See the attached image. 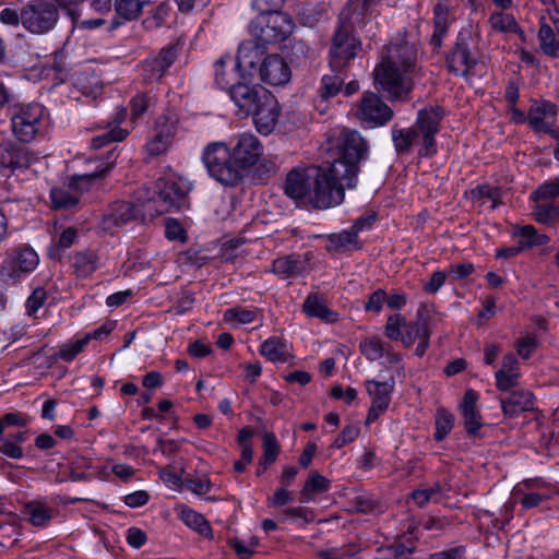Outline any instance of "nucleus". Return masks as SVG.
I'll use <instances>...</instances> for the list:
<instances>
[{
  "label": "nucleus",
  "mask_w": 559,
  "mask_h": 559,
  "mask_svg": "<svg viewBox=\"0 0 559 559\" xmlns=\"http://www.w3.org/2000/svg\"><path fill=\"white\" fill-rule=\"evenodd\" d=\"M344 71H331L321 79V85L318 90V97L321 102H328L343 91L345 78Z\"/></svg>",
  "instance_id": "c756f323"
},
{
  "label": "nucleus",
  "mask_w": 559,
  "mask_h": 559,
  "mask_svg": "<svg viewBox=\"0 0 559 559\" xmlns=\"http://www.w3.org/2000/svg\"><path fill=\"white\" fill-rule=\"evenodd\" d=\"M126 115V109L119 110L114 119L115 127H111L112 122H108L107 127L110 129L95 136L92 140V147L100 148L109 143L120 142L124 140L129 132L126 129L119 128L118 124H120L124 120Z\"/></svg>",
  "instance_id": "cd10ccee"
},
{
  "label": "nucleus",
  "mask_w": 559,
  "mask_h": 559,
  "mask_svg": "<svg viewBox=\"0 0 559 559\" xmlns=\"http://www.w3.org/2000/svg\"><path fill=\"white\" fill-rule=\"evenodd\" d=\"M178 116L173 110H166L154 122L146 151L151 156L164 154L173 144L178 132Z\"/></svg>",
  "instance_id": "9b49d317"
},
{
  "label": "nucleus",
  "mask_w": 559,
  "mask_h": 559,
  "mask_svg": "<svg viewBox=\"0 0 559 559\" xmlns=\"http://www.w3.org/2000/svg\"><path fill=\"white\" fill-rule=\"evenodd\" d=\"M359 427L357 425H347L342 430L341 435L334 440L333 447L341 449L347 443L353 442L359 435Z\"/></svg>",
  "instance_id": "bf43d9fd"
},
{
  "label": "nucleus",
  "mask_w": 559,
  "mask_h": 559,
  "mask_svg": "<svg viewBox=\"0 0 559 559\" xmlns=\"http://www.w3.org/2000/svg\"><path fill=\"white\" fill-rule=\"evenodd\" d=\"M169 10L170 8L168 2H160L152 12V14L143 21L144 27L146 29H155L160 27L164 24L166 16L169 13Z\"/></svg>",
  "instance_id": "864d4df0"
},
{
  "label": "nucleus",
  "mask_w": 559,
  "mask_h": 559,
  "mask_svg": "<svg viewBox=\"0 0 559 559\" xmlns=\"http://www.w3.org/2000/svg\"><path fill=\"white\" fill-rule=\"evenodd\" d=\"M45 108L38 103L20 106L12 115V131L21 141L28 143L39 132L44 123Z\"/></svg>",
  "instance_id": "9d476101"
},
{
  "label": "nucleus",
  "mask_w": 559,
  "mask_h": 559,
  "mask_svg": "<svg viewBox=\"0 0 559 559\" xmlns=\"http://www.w3.org/2000/svg\"><path fill=\"white\" fill-rule=\"evenodd\" d=\"M188 203V189L180 182L158 180L155 195L144 204L145 213L150 216L163 215L173 209L181 210Z\"/></svg>",
  "instance_id": "0eeeda50"
},
{
  "label": "nucleus",
  "mask_w": 559,
  "mask_h": 559,
  "mask_svg": "<svg viewBox=\"0 0 559 559\" xmlns=\"http://www.w3.org/2000/svg\"><path fill=\"white\" fill-rule=\"evenodd\" d=\"M454 425V417L445 409H439L436 417V432L435 439L442 441L448 433L452 430Z\"/></svg>",
  "instance_id": "de8ad7c7"
},
{
  "label": "nucleus",
  "mask_w": 559,
  "mask_h": 559,
  "mask_svg": "<svg viewBox=\"0 0 559 559\" xmlns=\"http://www.w3.org/2000/svg\"><path fill=\"white\" fill-rule=\"evenodd\" d=\"M308 262L298 254H289L275 259L271 272L282 280L299 276L307 271Z\"/></svg>",
  "instance_id": "b1692460"
},
{
  "label": "nucleus",
  "mask_w": 559,
  "mask_h": 559,
  "mask_svg": "<svg viewBox=\"0 0 559 559\" xmlns=\"http://www.w3.org/2000/svg\"><path fill=\"white\" fill-rule=\"evenodd\" d=\"M146 5H148L147 0H115L116 19H122L123 21L136 20Z\"/></svg>",
  "instance_id": "473e14b6"
},
{
  "label": "nucleus",
  "mask_w": 559,
  "mask_h": 559,
  "mask_svg": "<svg viewBox=\"0 0 559 559\" xmlns=\"http://www.w3.org/2000/svg\"><path fill=\"white\" fill-rule=\"evenodd\" d=\"M357 243V235L353 229L343 230L338 234H332L328 237L326 250L328 251H337L342 248H345L348 245Z\"/></svg>",
  "instance_id": "37998d69"
},
{
  "label": "nucleus",
  "mask_w": 559,
  "mask_h": 559,
  "mask_svg": "<svg viewBox=\"0 0 559 559\" xmlns=\"http://www.w3.org/2000/svg\"><path fill=\"white\" fill-rule=\"evenodd\" d=\"M47 298V294L44 288H36L32 295L27 298L25 308L29 316H33L44 305Z\"/></svg>",
  "instance_id": "13d9d810"
},
{
  "label": "nucleus",
  "mask_w": 559,
  "mask_h": 559,
  "mask_svg": "<svg viewBox=\"0 0 559 559\" xmlns=\"http://www.w3.org/2000/svg\"><path fill=\"white\" fill-rule=\"evenodd\" d=\"M180 518L186 525L202 535H207L211 532V526L204 516L191 509H183L181 511Z\"/></svg>",
  "instance_id": "a19ab883"
},
{
  "label": "nucleus",
  "mask_w": 559,
  "mask_h": 559,
  "mask_svg": "<svg viewBox=\"0 0 559 559\" xmlns=\"http://www.w3.org/2000/svg\"><path fill=\"white\" fill-rule=\"evenodd\" d=\"M292 499V493L283 486L269 498V507L280 508L290 502Z\"/></svg>",
  "instance_id": "338daca9"
},
{
  "label": "nucleus",
  "mask_w": 559,
  "mask_h": 559,
  "mask_svg": "<svg viewBox=\"0 0 559 559\" xmlns=\"http://www.w3.org/2000/svg\"><path fill=\"white\" fill-rule=\"evenodd\" d=\"M38 261V255L32 248L19 249L1 264L0 280L8 285L14 284L22 275L33 272Z\"/></svg>",
  "instance_id": "ddd939ff"
},
{
  "label": "nucleus",
  "mask_w": 559,
  "mask_h": 559,
  "mask_svg": "<svg viewBox=\"0 0 559 559\" xmlns=\"http://www.w3.org/2000/svg\"><path fill=\"white\" fill-rule=\"evenodd\" d=\"M534 400L533 393L527 390H513L508 396L499 399L503 415L510 418L533 411Z\"/></svg>",
  "instance_id": "aec40b11"
},
{
  "label": "nucleus",
  "mask_w": 559,
  "mask_h": 559,
  "mask_svg": "<svg viewBox=\"0 0 559 559\" xmlns=\"http://www.w3.org/2000/svg\"><path fill=\"white\" fill-rule=\"evenodd\" d=\"M263 146L251 133H241L228 143L213 142L205 146L202 160L209 175L225 187L242 182L250 169L260 160Z\"/></svg>",
  "instance_id": "f03ea898"
},
{
  "label": "nucleus",
  "mask_w": 559,
  "mask_h": 559,
  "mask_svg": "<svg viewBox=\"0 0 559 559\" xmlns=\"http://www.w3.org/2000/svg\"><path fill=\"white\" fill-rule=\"evenodd\" d=\"M259 73L262 82L273 86L286 84L292 74L290 68L278 55L265 57L260 64Z\"/></svg>",
  "instance_id": "a211bd4d"
},
{
  "label": "nucleus",
  "mask_w": 559,
  "mask_h": 559,
  "mask_svg": "<svg viewBox=\"0 0 559 559\" xmlns=\"http://www.w3.org/2000/svg\"><path fill=\"white\" fill-rule=\"evenodd\" d=\"M514 235L522 238L520 243L523 249L545 246L550 241L549 236L539 234L533 225L519 227Z\"/></svg>",
  "instance_id": "4c0bfd02"
},
{
  "label": "nucleus",
  "mask_w": 559,
  "mask_h": 559,
  "mask_svg": "<svg viewBox=\"0 0 559 559\" xmlns=\"http://www.w3.org/2000/svg\"><path fill=\"white\" fill-rule=\"evenodd\" d=\"M366 389L371 397V406L368 411L366 424L369 425L377 420L389 407L391 394L394 389V382L367 380Z\"/></svg>",
  "instance_id": "2eb2a0df"
},
{
  "label": "nucleus",
  "mask_w": 559,
  "mask_h": 559,
  "mask_svg": "<svg viewBox=\"0 0 559 559\" xmlns=\"http://www.w3.org/2000/svg\"><path fill=\"white\" fill-rule=\"evenodd\" d=\"M98 258L93 251L78 252L73 257L72 267L79 277H87L97 269Z\"/></svg>",
  "instance_id": "f704fd0d"
},
{
  "label": "nucleus",
  "mask_w": 559,
  "mask_h": 559,
  "mask_svg": "<svg viewBox=\"0 0 559 559\" xmlns=\"http://www.w3.org/2000/svg\"><path fill=\"white\" fill-rule=\"evenodd\" d=\"M114 155L115 153L111 151L107 157L109 162H107L104 167L94 173L84 174L74 178L73 182L68 188L51 189L50 199L52 207L56 210H70L78 204L80 197L78 190H83V188L91 185L92 181L104 177L116 163V157H114Z\"/></svg>",
  "instance_id": "6e6552de"
},
{
  "label": "nucleus",
  "mask_w": 559,
  "mask_h": 559,
  "mask_svg": "<svg viewBox=\"0 0 559 559\" xmlns=\"http://www.w3.org/2000/svg\"><path fill=\"white\" fill-rule=\"evenodd\" d=\"M290 16L280 11L260 14L251 23V34L260 45H273L287 39L294 31Z\"/></svg>",
  "instance_id": "39448f33"
},
{
  "label": "nucleus",
  "mask_w": 559,
  "mask_h": 559,
  "mask_svg": "<svg viewBox=\"0 0 559 559\" xmlns=\"http://www.w3.org/2000/svg\"><path fill=\"white\" fill-rule=\"evenodd\" d=\"M442 118L443 111L439 106H429L418 111L413 127L421 138L423 146L419 153L423 156H431L437 152L436 134L440 130Z\"/></svg>",
  "instance_id": "f8f14e48"
},
{
  "label": "nucleus",
  "mask_w": 559,
  "mask_h": 559,
  "mask_svg": "<svg viewBox=\"0 0 559 559\" xmlns=\"http://www.w3.org/2000/svg\"><path fill=\"white\" fill-rule=\"evenodd\" d=\"M146 534L138 528V527H131L128 530L127 533V542L128 544L133 548H141L146 543Z\"/></svg>",
  "instance_id": "774afa93"
},
{
  "label": "nucleus",
  "mask_w": 559,
  "mask_h": 559,
  "mask_svg": "<svg viewBox=\"0 0 559 559\" xmlns=\"http://www.w3.org/2000/svg\"><path fill=\"white\" fill-rule=\"evenodd\" d=\"M478 40L468 28L462 29L456 37L453 48L447 55L448 70L459 76H466L478 63Z\"/></svg>",
  "instance_id": "423d86ee"
},
{
  "label": "nucleus",
  "mask_w": 559,
  "mask_h": 559,
  "mask_svg": "<svg viewBox=\"0 0 559 559\" xmlns=\"http://www.w3.org/2000/svg\"><path fill=\"white\" fill-rule=\"evenodd\" d=\"M165 234L169 240H181L183 241L185 230L181 225L174 218H167L165 223Z\"/></svg>",
  "instance_id": "680f3d73"
},
{
  "label": "nucleus",
  "mask_w": 559,
  "mask_h": 559,
  "mask_svg": "<svg viewBox=\"0 0 559 559\" xmlns=\"http://www.w3.org/2000/svg\"><path fill=\"white\" fill-rule=\"evenodd\" d=\"M378 0H348L338 15L329 52L331 71H344L361 50L354 25L365 27Z\"/></svg>",
  "instance_id": "20e7f679"
},
{
  "label": "nucleus",
  "mask_w": 559,
  "mask_h": 559,
  "mask_svg": "<svg viewBox=\"0 0 559 559\" xmlns=\"http://www.w3.org/2000/svg\"><path fill=\"white\" fill-rule=\"evenodd\" d=\"M359 347L361 354L370 361L378 360L384 356L383 343L376 337L366 338L360 343Z\"/></svg>",
  "instance_id": "3c124183"
},
{
  "label": "nucleus",
  "mask_w": 559,
  "mask_h": 559,
  "mask_svg": "<svg viewBox=\"0 0 559 559\" xmlns=\"http://www.w3.org/2000/svg\"><path fill=\"white\" fill-rule=\"evenodd\" d=\"M22 25L32 34L43 35L55 28L59 20L58 8L45 0H33L22 8Z\"/></svg>",
  "instance_id": "1a4fd4ad"
},
{
  "label": "nucleus",
  "mask_w": 559,
  "mask_h": 559,
  "mask_svg": "<svg viewBox=\"0 0 559 559\" xmlns=\"http://www.w3.org/2000/svg\"><path fill=\"white\" fill-rule=\"evenodd\" d=\"M391 135L395 152L400 155L409 154L412 146L418 142L420 138L415 127L399 128L397 126H393Z\"/></svg>",
  "instance_id": "c85d7f7f"
},
{
  "label": "nucleus",
  "mask_w": 559,
  "mask_h": 559,
  "mask_svg": "<svg viewBox=\"0 0 559 559\" xmlns=\"http://www.w3.org/2000/svg\"><path fill=\"white\" fill-rule=\"evenodd\" d=\"M87 345V337L70 340L59 347L56 356L63 361H72Z\"/></svg>",
  "instance_id": "79ce46f5"
},
{
  "label": "nucleus",
  "mask_w": 559,
  "mask_h": 559,
  "mask_svg": "<svg viewBox=\"0 0 559 559\" xmlns=\"http://www.w3.org/2000/svg\"><path fill=\"white\" fill-rule=\"evenodd\" d=\"M495 378L497 389L507 392L518 385L520 373L519 371L504 372V370H498L495 373Z\"/></svg>",
  "instance_id": "5fc2aeb1"
},
{
  "label": "nucleus",
  "mask_w": 559,
  "mask_h": 559,
  "mask_svg": "<svg viewBox=\"0 0 559 559\" xmlns=\"http://www.w3.org/2000/svg\"><path fill=\"white\" fill-rule=\"evenodd\" d=\"M424 337H430V314L423 306L417 311L416 321L406 322L401 341L405 347H411L417 340L420 341Z\"/></svg>",
  "instance_id": "4be33fe9"
},
{
  "label": "nucleus",
  "mask_w": 559,
  "mask_h": 559,
  "mask_svg": "<svg viewBox=\"0 0 559 559\" xmlns=\"http://www.w3.org/2000/svg\"><path fill=\"white\" fill-rule=\"evenodd\" d=\"M447 273L442 271H436L430 276V280L425 284L424 290L429 294H436L444 284Z\"/></svg>",
  "instance_id": "0e129e2a"
},
{
  "label": "nucleus",
  "mask_w": 559,
  "mask_h": 559,
  "mask_svg": "<svg viewBox=\"0 0 559 559\" xmlns=\"http://www.w3.org/2000/svg\"><path fill=\"white\" fill-rule=\"evenodd\" d=\"M270 92L260 85L237 83L229 92L230 98L245 116H250Z\"/></svg>",
  "instance_id": "dca6fc26"
},
{
  "label": "nucleus",
  "mask_w": 559,
  "mask_h": 559,
  "mask_svg": "<svg viewBox=\"0 0 559 559\" xmlns=\"http://www.w3.org/2000/svg\"><path fill=\"white\" fill-rule=\"evenodd\" d=\"M386 299V293L383 289H378L372 293L369 297L368 302L365 306L367 311L380 312L383 304Z\"/></svg>",
  "instance_id": "e2e57ef3"
},
{
  "label": "nucleus",
  "mask_w": 559,
  "mask_h": 559,
  "mask_svg": "<svg viewBox=\"0 0 559 559\" xmlns=\"http://www.w3.org/2000/svg\"><path fill=\"white\" fill-rule=\"evenodd\" d=\"M478 394L474 390L464 393L461 403V412L464 418V427L469 435H476L483 426L480 413L476 408Z\"/></svg>",
  "instance_id": "a878e982"
},
{
  "label": "nucleus",
  "mask_w": 559,
  "mask_h": 559,
  "mask_svg": "<svg viewBox=\"0 0 559 559\" xmlns=\"http://www.w3.org/2000/svg\"><path fill=\"white\" fill-rule=\"evenodd\" d=\"M238 68L235 67V59L230 55L222 56L214 63V81L221 90H228L237 84Z\"/></svg>",
  "instance_id": "bb28decb"
},
{
  "label": "nucleus",
  "mask_w": 559,
  "mask_h": 559,
  "mask_svg": "<svg viewBox=\"0 0 559 559\" xmlns=\"http://www.w3.org/2000/svg\"><path fill=\"white\" fill-rule=\"evenodd\" d=\"M368 144L357 131L345 134L340 155L326 167L310 166L290 170L285 180V194L325 210L344 201L345 189L357 186L358 163L367 157Z\"/></svg>",
  "instance_id": "f257e3e1"
},
{
  "label": "nucleus",
  "mask_w": 559,
  "mask_h": 559,
  "mask_svg": "<svg viewBox=\"0 0 559 559\" xmlns=\"http://www.w3.org/2000/svg\"><path fill=\"white\" fill-rule=\"evenodd\" d=\"M537 38L539 47L546 56L559 58V40L556 38L554 29L549 24L542 23Z\"/></svg>",
  "instance_id": "e433bc0d"
},
{
  "label": "nucleus",
  "mask_w": 559,
  "mask_h": 559,
  "mask_svg": "<svg viewBox=\"0 0 559 559\" xmlns=\"http://www.w3.org/2000/svg\"><path fill=\"white\" fill-rule=\"evenodd\" d=\"M357 116L371 127L383 126L393 117V110L371 92L364 93Z\"/></svg>",
  "instance_id": "4468645a"
},
{
  "label": "nucleus",
  "mask_w": 559,
  "mask_h": 559,
  "mask_svg": "<svg viewBox=\"0 0 559 559\" xmlns=\"http://www.w3.org/2000/svg\"><path fill=\"white\" fill-rule=\"evenodd\" d=\"M257 130L263 134H270L280 116V105L273 94L269 93L258 108L251 112Z\"/></svg>",
  "instance_id": "f3484780"
},
{
  "label": "nucleus",
  "mask_w": 559,
  "mask_h": 559,
  "mask_svg": "<svg viewBox=\"0 0 559 559\" xmlns=\"http://www.w3.org/2000/svg\"><path fill=\"white\" fill-rule=\"evenodd\" d=\"M533 216L538 223L555 224L559 222V206L554 202L537 203L533 209Z\"/></svg>",
  "instance_id": "ea45409f"
},
{
  "label": "nucleus",
  "mask_w": 559,
  "mask_h": 559,
  "mask_svg": "<svg viewBox=\"0 0 559 559\" xmlns=\"http://www.w3.org/2000/svg\"><path fill=\"white\" fill-rule=\"evenodd\" d=\"M263 456L260 460V465L266 469L269 465L273 464L280 453L281 447L273 432H264L262 436Z\"/></svg>",
  "instance_id": "58836bf2"
},
{
  "label": "nucleus",
  "mask_w": 559,
  "mask_h": 559,
  "mask_svg": "<svg viewBox=\"0 0 559 559\" xmlns=\"http://www.w3.org/2000/svg\"><path fill=\"white\" fill-rule=\"evenodd\" d=\"M178 44H169L162 48L159 53L143 63L144 78L147 81H158L163 78L168 68L174 63L179 53Z\"/></svg>",
  "instance_id": "6ab92c4d"
},
{
  "label": "nucleus",
  "mask_w": 559,
  "mask_h": 559,
  "mask_svg": "<svg viewBox=\"0 0 559 559\" xmlns=\"http://www.w3.org/2000/svg\"><path fill=\"white\" fill-rule=\"evenodd\" d=\"M27 423L28 416L20 412L5 413L0 416L2 431H4L7 427H25Z\"/></svg>",
  "instance_id": "4d7b16f0"
},
{
  "label": "nucleus",
  "mask_w": 559,
  "mask_h": 559,
  "mask_svg": "<svg viewBox=\"0 0 559 559\" xmlns=\"http://www.w3.org/2000/svg\"><path fill=\"white\" fill-rule=\"evenodd\" d=\"M559 197V178H555L542 183L531 194V200L538 202L542 200H551Z\"/></svg>",
  "instance_id": "49530a36"
},
{
  "label": "nucleus",
  "mask_w": 559,
  "mask_h": 559,
  "mask_svg": "<svg viewBox=\"0 0 559 559\" xmlns=\"http://www.w3.org/2000/svg\"><path fill=\"white\" fill-rule=\"evenodd\" d=\"M307 316L319 318L325 322H335L337 313L329 309L316 294L309 295L302 306Z\"/></svg>",
  "instance_id": "7c9ffc66"
},
{
  "label": "nucleus",
  "mask_w": 559,
  "mask_h": 559,
  "mask_svg": "<svg viewBox=\"0 0 559 559\" xmlns=\"http://www.w3.org/2000/svg\"><path fill=\"white\" fill-rule=\"evenodd\" d=\"M32 158L27 150L13 148L9 152V158L3 159L2 164L12 169H23L31 165Z\"/></svg>",
  "instance_id": "09e8293b"
},
{
  "label": "nucleus",
  "mask_w": 559,
  "mask_h": 559,
  "mask_svg": "<svg viewBox=\"0 0 559 559\" xmlns=\"http://www.w3.org/2000/svg\"><path fill=\"white\" fill-rule=\"evenodd\" d=\"M558 107L549 100H534L527 111V123L535 132L548 131V118L556 119Z\"/></svg>",
  "instance_id": "412c9836"
},
{
  "label": "nucleus",
  "mask_w": 559,
  "mask_h": 559,
  "mask_svg": "<svg viewBox=\"0 0 559 559\" xmlns=\"http://www.w3.org/2000/svg\"><path fill=\"white\" fill-rule=\"evenodd\" d=\"M34 526L44 527L52 519V509L39 501H31L25 504L24 512Z\"/></svg>",
  "instance_id": "72a5a7b5"
},
{
  "label": "nucleus",
  "mask_w": 559,
  "mask_h": 559,
  "mask_svg": "<svg viewBox=\"0 0 559 559\" xmlns=\"http://www.w3.org/2000/svg\"><path fill=\"white\" fill-rule=\"evenodd\" d=\"M122 24L121 20L112 19L110 21H107L103 17H96V19H87L79 22V27L82 29H95L102 26H106L108 32H112L117 29Z\"/></svg>",
  "instance_id": "6e6d98bb"
},
{
  "label": "nucleus",
  "mask_w": 559,
  "mask_h": 559,
  "mask_svg": "<svg viewBox=\"0 0 559 559\" xmlns=\"http://www.w3.org/2000/svg\"><path fill=\"white\" fill-rule=\"evenodd\" d=\"M490 24L493 29L503 33H518V31H520L515 19L511 14L502 12L492 13Z\"/></svg>",
  "instance_id": "c03bdc74"
},
{
  "label": "nucleus",
  "mask_w": 559,
  "mask_h": 559,
  "mask_svg": "<svg viewBox=\"0 0 559 559\" xmlns=\"http://www.w3.org/2000/svg\"><path fill=\"white\" fill-rule=\"evenodd\" d=\"M154 105L155 99L153 96H150L147 94H138L130 102L132 119H140Z\"/></svg>",
  "instance_id": "8fccbe9b"
},
{
  "label": "nucleus",
  "mask_w": 559,
  "mask_h": 559,
  "mask_svg": "<svg viewBox=\"0 0 559 559\" xmlns=\"http://www.w3.org/2000/svg\"><path fill=\"white\" fill-rule=\"evenodd\" d=\"M406 319L401 313H394L388 317L384 334L392 341L402 340Z\"/></svg>",
  "instance_id": "a18cd8bd"
},
{
  "label": "nucleus",
  "mask_w": 559,
  "mask_h": 559,
  "mask_svg": "<svg viewBox=\"0 0 559 559\" xmlns=\"http://www.w3.org/2000/svg\"><path fill=\"white\" fill-rule=\"evenodd\" d=\"M329 488H330V480L326 477H324L323 475L319 474L318 472H312L308 476V478L300 491L301 501L302 502L310 501L317 495L326 492L329 490Z\"/></svg>",
  "instance_id": "2f4dec72"
},
{
  "label": "nucleus",
  "mask_w": 559,
  "mask_h": 559,
  "mask_svg": "<svg viewBox=\"0 0 559 559\" xmlns=\"http://www.w3.org/2000/svg\"><path fill=\"white\" fill-rule=\"evenodd\" d=\"M418 51L405 38L391 41L374 69V81L390 99H405L413 90L412 76L418 69Z\"/></svg>",
  "instance_id": "7ed1b4c3"
},
{
  "label": "nucleus",
  "mask_w": 559,
  "mask_h": 559,
  "mask_svg": "<svg viewBox=\"0 0 559 559\" xmlns=\"http://www.w3.org/2000/svg\"><path fill=\"white\" fill-rule=\"evenodd\" d=\"M265 47L264 45H260L255 38L254 40L242 43L238 48L235 67H237L239 71L241 69L255 70L264 59Z\"/></svg>",
  "instance_id": "5701e85b"
},
{
  "label": "nucleus",
  "mask_w": 559,
  "mask_h": 559,
  "mask_svg": "<svg viewBox=\"0 0 559 559\" xmlns=\"http://www.w3.org/2000/svg\"><path fill=\"white\" fill-rule=\"evenodd\" d=\"M140 215L139 209L130 202H116L104 215L103 224L105 229L119 227L130 221L136 219Z\"/></svg>",
  "instance_id": "393cba45"
},
{
  "label": "nucleus",
  "mask_w": 559,
  "mask_h": 559,
  "mask_svg": "<svg viewBox=\"0 0 559 559\" xmlns=\"http://www.w3.org/2000/svg\"><path fill=\"white\" fill-rule=\"evenodd\" d=\"M536 347H537L536 337L528 335V336H525V337L519 340L516 350H518V354L522 358L527 359L531 357V355L536 349Z\"/></svg>",
  "instance_id": "052dcab7"
},
{
  "label": "nucleus",
  "mask_w": 559,
  "mask_h": 559,
  "mask_svg": "<svg viewBox=\"0 0 559 559\" xmlns=\"http://www.w3.org/2000/svg\"><path fill=\"white\" fill-rule=\"evenodd\" d=\"M0 453L13 460H20L24 456L23 449L20 445L8 441L7 439H3L2 443L0 444Z\"/></svg>",
  "instance_id": "69168bd1"
},
{
  "label": "nucleus",
  "mask_w": 559,
  "mask_h": 559,
  "mask_svg": "<svg viewBox=\"0 0 559 559\" xmlns=\"http://www.w3.org/2000/svg\"><path fill=\"white\" fill-rule=\"evenodd\" d=\"M258 311L255 309H247L235 307L225 311L224 318L226 321H236L240 324H248L255 320Z\"/></svg>",
  "instance_id": "603ef678"
},
{
  "label": "nucleus",
  "mask_w": 559,
  "mask_h": 559,
  "mask_svg": "<svg viewBox=\"0 0 559 559\" xmlns=\"http://www.w3.org/2000/svg\"><path fill=\"white\" fill-rule=\"evenodd\" d=\"M261 354L273 362H285L288 358V347L278 337H270L261 345Z\"/></svg>",
  "instance_id": "c9c22d12"
}]
</instances>
